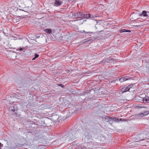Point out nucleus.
Wrapping results in <instances>:
<instances>
[{"label": "nucleus", "mask_w": 149, "mask_h": 149, "mask_svg": "<svg viewBox=\"0 0 149 149\" xmlns=\"http://www.w3.org/2000/svg\"><path fill=\"white\" fill-rule=\"evenodd\" d=\"M77 133L75 134L74 132H73V133L70 132L68 135L66 139H65V137H63L61 138V140L63 141V142H64V140L65 139L67 140L68 141L72 142L76 138L77 136Z\"/></svg>", "instance_id": "nucleus-1"}, {"label": "nucleus", "mask_w": 149, "mask_h": 149, "mask_svg": "<svg viewBox=\"0 0 149 149\" xmlns=\"http://www.w3.org/2000/svg\"><path fill=\"white\" fill-rule=\"evenodd\" d=\"M132 89H133V85L132 84H130L127 86H124L121 89V91L122 93L129 91L130 92L132 91Z\"/></svg>", "instance_id": "nucleus-2"}, {"label": "nucleus", "mask_w": 149, "mask_h": 149, "mask_svg": "<svg viewBox=\"0 0 149 149\" xmlns=\"http://www.w3.org/2000/svg\"><path fill=\"white\" fill-rule=\"evenodd\" d=\"M100 118L104 122H107L111 121V117H109L104 115L101 116Z\"/></svg>", "instance_id": "nucleus-3"}, {"label": "nucleus", "mask_w": 149, "mask_h": 149, "mask_svg": "<svg viewBox=\"0 0 149 149\" xmlns=\"http://www.w3.org/2000/svg\"><path fill=\"white\" fill-rule=\"evenodd\" d=\"M63 3L62 1H60L59 0H55L54 5V6H59L61 5Z\"/></svg>", "instance_id": "nucleus-4"}, {"label": "nucleus", "mask_w": 149, "mask_h": 149, "mask_svg": "<svg viewBox=\"0 0 149 149\" xmlns=\"http://www.w3.org/2000/svg\"><path fill=\"white\" fill-rule=\"evenodd\" d=\"M149 114V111H146L143 113L141 112L139 113L138 115L139 116H146Z\"/></svg>", "instance_id": "nucleus-5"}, {"label": "nucleus", "mask_w": 149, "mask_h": 149, "mask_svg": "<svg viewBox=\"0 0 149 149\" xmlns=\"http://www.w3.org/2000/svg\"><path fill=\"white\" fill-rule=\"evenodd\" d=\"M111 121H114L117 122H119L120 121H122V120L121 119H119L118 118H116L112 117H111Z\"/></svg>", "instance_id": "nucleus-6"}, {"label": "nucleus", "mask_w": 149, "mask_h": 149, "mask_svg": "<svg viewBox=\"0 0 149 149\" xmlns=\"http://www.w3.org/2000/svg\"><path fill=\"white\" fill-rule=\"evenodd\" d=\"M82 13H76L74 14V16L77 17H82Z\"/></svg>", "instance_id": "nucleus-7"}, {"label": "nucleus", "mask_w": 149, "mask_h": 149, "mask_svg": "<svg viewBox=\"0 0 149 149\" xmlns=\"http://www.w3.org/2000/svg\"><path fill=\"white\" fill-rule=\"evenodd\" d=\"M143 102H145L146 103H149V96H146L143 99Z\"/></svg>", "instance_id": "nucleus-8"}, {"label": "nucleus", "mask_w": 149, "mask_h": 149, "mask_svg": "<svg viewBox=\"0 0 149 149\" xmlns=\"http://www.w3.org/2000/svg\"><path fill=\"white\" fill-rule=\"evenodd\" d=\"M128 80V79H127L125 78V77H123L119 79V81L121 82H122L124 81H125L126 80Z\"/></svg>", "instance_id": "nucleus-9"}, {"label": "nucleus", "mask_w": 149, "mask_h": 149, "mask_svg": "<svg viewBox=\"0 0 149 149\" xmlns=\"http://www.w3.org/2000/svg\"><path fill=\"white\" fill-rule=\"evenodd\" d=\"M147 12L146 10H143L142 12V13L140 15V16L143 15L144 17H147L148 15L146 14Z\"/></svg>", "instance_id": "nucleus-10"}, {"label": "nucleus", "mask_w": 149, "mask_h": 149, "mask_svg": "<svg viewBox=\"0 0 149 149\" xmlns=\"http://www.w3.org/2000/svg\"><path fill=\"white\" fill-rule=\"evenodd\" d=\"M120 33L127 32H131L130 30H127L125 29H122L120 30Z\"/></svg>", "instance_id": "nucleus-11"}, {"label": "nucleus", "mask_w": 149, "mask_h": 149, "mask_svg": "<svg viewBox=\"0 0 149 149\" xmlns=\"http://www.w3.org/2000/svg\"><path fill=\"white\" fill-rule=\"evenodd\" d=\"M91 17V14H84L83 13L82 17Z\"/></svg>", "instance_id": "nucleus-12"}, {"label": "nucleus", "mask_w": 149, "mask_h": 149, "mask_svg": "<svg viewBox=\"0 0 149 149\" xmlns=\"http://www.w3.org/2000/svg\"><path fill=\"white\" fill-rule=\"evenodd\" d=\"M143 135V134H140L139 135V138H140V140H139L140 141H142V140H143L145 139V137H143V138L142 137V136Z\"/></svg>", "instance_id": "nucleus-13"}, {"label": "nucleus", "mask_w": 149, "mask_h": 149, "mask_svg": "<svg viewBox=\"0 0 149 149\" xmlns=\"http://www.w3.org/2000/svg\"><path fill=\"white\" fill-rule=\"evenodd\" d=\"M46 32L49 34H50L52 32V30L49 29H46L45 30Z\"/></svg>", "instance_id": "nucleus-14"}, {"label": "nucleus", "mask_w": 149, "mask_h": 149, "mask_svg": "<svg viewBox=\"0 0 149 149\" xmlns=\"http://www.w3.org/2000/svg\"><path fill=\"white\" fill-rule=\"evenodd\" d=\"M93 41V40L92 39H90L88 40H87L86 42H89L90 43H91Z\"/></svg>", "instance_id": "nucleus-15"}, {"label": "nucleus", "mask_w": 149, "mask_h": 149, "mask_svg": "<svg viewBox=\"0 0 149 149\" xmlns=\"http://www.w3.org/2000/svg\"><path fill=\"white\" fill-rule=\"evenodd\" d=\"M96 17V16L95 15H91V17H89L90 18H91L92 19V18H95Z\"/></svg>", "instance_id": "nucleus-16"}, {"label": "nucleus", "mask_w": 149, "mask_h": 149, "mask_svg": "<svg viewBox=\"0 0 149 149\" xmlns=\"http://www.w3.org/2000/svg\"><path fill=\"white\" fill-rule=\"evenodd\" d=\"M39 56V55L37 54L36 53H35V56L34 57L36 58H38Z\"/></svg>", "instance_id": "nucleus-17"}, {"label": "nucleus", "mask_w": 149, "mask_h": 149, "mask_svg": "<svg viewBox=\"0 0 149 149\" xmlns=\"http://www.w3.org/2000/svg\"><path fill=\"white\" fill-rule=\"evenodd\" d=\"M15 109H14V108L13 107V108H11V111H12L13 112H15Z\"/></svg>", "instance_id": "nucleus-18"}, {"label": "nucleus", "mask_w": 149, "mask_h": 149, "mask_svg": "<svg viewBox=\"0 0 149 149\" xmlns=\"http://www.w3.org/2000/svg\"><path fill=\"white\" fill-rule=\"evenodd\" d=\"M19 49V51H22L23 50V48H20Z\"/></svg>", "instance_id": "nucleus-19"}, {"label": "nucleus", "mask_w": 149, "mask_h": 149, "mask_svg": "<svg viewBox=\"0 0 149 149\" xmlns=\"http://www.w3.org/2000/svg\"><path fill=\"white\" fill-rule=\"evenodd\" d=\"M69 2H73L75 1V0H68Z\"/></svg>", "instance_id": "nucleus-20"}, {"label": "nucleus", "mask_w": 149, "mask_h": 149, "mask_svg": "<svg viewBox=\"0 0 149 149\" xmlns=\"http://www.w3.org/2000/svg\"><path fill=\"white\" fill-rule=\"evenodd\" d=\"M36 59V58L35 57H34V58H32V60H34Z\"/></svg>", "instance_id": "nucleus-21"}, {"label": "nucleus", "mask_w": 149, "mask_h": 149, "mask_svg": "<svg viewBox=\"0 0 149 149\" xmlns=\"http://www.w3.org/2000/svg\"><path fill=\"white\" fill-rule=\"evenodd\" d=\"M87 33H92V32H87Z\"/></svg>", "instance_id": "nucleus-22"}, {"label": "nucleus", "mask_w": 149, "mask_h": 149, "mask_svg": "<svg viewBox=\"0 0 149 149\" xmlns=\"http://www.w3.org/2000/svg\"><path fill=\"white\" fill-rule=\"evenodd\" d=\"M62 85V84H60L59 86H61V85Z\"/></svg>", "instance_id": "nucleus-23"}, {"label": "nucleus", "mask_w": 149, "mask_h": 149, "mask_svg": "<svg viewBox=\"0 0 149 149\" xmlns=\"http://www.w3.org/2000/svg\"><path fill=\"white\" fill-rule=\"evenodd\" d=\"M143 108H145V107L144 106H143Z\"/></svg>", "instance_id": "nucleus-24"}, {"label": "nucleus", "mask_w": 149, "mask_h": 149, "mask_svg": "<svg viewBox=\"0 0 149 149\" xmlns=\"http://www.w3.org/2000/svg\"><path fill=\"white\" fill-rule=\"evenodd\" d=\"M84 32H85L84 31Z\"/></svg>", "instance_id": "nucleus-25"}, {"label": "nucleus", "mask_w": 149, "mask_h": 149, "mask_svg": "<svg viewBox=\"0 0 149 149\" xmlns=\"http://www.w3.org/2000/svg\"><path fill=\"white\" fill-rule=\"evenodd\" d=\"M111 60H109V61H111Z\"/></svg>", "instance_id": "nucleus-26"}]
</instances>
